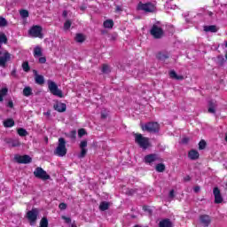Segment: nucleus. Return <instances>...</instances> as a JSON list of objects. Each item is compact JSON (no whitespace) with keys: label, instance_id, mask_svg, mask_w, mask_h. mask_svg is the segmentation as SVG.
I'll return each mask as SVG.
<instances>
[{"label":"nucleus","instance_id":"39448f33","mask_svg":"<svg viewBox=\"0 0 227 227\" xmlns=\"http://www.w3.org/2000/svg\"><path fill=\"white\" fill-rule=\"evenodd\" d=\"M137 10L139 12H145V13H153V12L157 10V7L152 2H147L145 4L139 2L137 6Z\"/></svg>","mask_w":227,"mask_h":227},{"label":"nucleus","instance_id":"423d86ee","mask_svg":"<svg viewBox=\"0 0 227 227\" xmlns=\"http://www.w3.org/2000/svg\"><path fill=\"white\" fill-rule=\"evenodd\" d=\"M48 90L51 95H54V97L63 98V91L59 90L58 84H56L53 81L48 80Z\"/></svg>","mask_w":227,"mask_h":227},{"label":"nucleus","instance_id":"58836bf2","mask_svg":"<svg viewBox=\"0 0 227 227\" xmlns=\"http://www.w3.org/2000/svg\"><path fill=\"white\" fill-rule=\"evenodd\" d=\"M72 26V21H70L69 20H67L65 23H64V29L68 30L69 27H71Z\"/></svg>","mask_w":227,"mask_h":227},{"label":"nucleus","instance_id":"e2e57ef3","mask_svg":"<svg viewBox=\"0 0 227 227\" xmlns=\"http://www.w3.org/2000/svg\"><path fill=\"white\" fill-rule=\"evenodd\" d=\"M146 208H147L146 206H144V207H143V210L146 211Z\"/></svg>","mask_w":227,"mask_h":227},{"label":"nucleus","instance_id":"864d4df0","mask_svg":"<svg viewBox=\"0 0 227 227\" xmlns=\"http://www.w3.org/2000/svg\"><path fill=\"white\" fill-rule=\"evenodd\" d=\"M86 5H82V6H80V10L82 11V12H85L86 11Z\"/></svg>","mask_w":227,"mask_h":227},{"label":"nucleus","instance_id":"ea45409f","mask_svg":"<svg viewBox=\"0 0 227 227\" xmlns=\"http://www.w3.org/2000/svg\"><path fill=\"white\" fill-rule=\"evenodd\" d=\"M0 93L4 96V97H6V95H8V88L4 87V88H2L0 90Z\"/></svg>","mask_w":227,"mask_h":227},{"label":"nucleus","instance_id":"bb28decb","mask_svg":"<svg viewBox=\"0 0 227 227\" xmlns=\"http://www.w3.org/2000/svg\"><path fill=\"white\" fill-rule=\"evenodd\" d=\"M99 210H101V212H106V210H109V202L102 201L99 205Z\"/></svg>","mask_w":227,"mask_h":227},{"label":"nucleus","instance_id":"9b49d317","mask_svg":"<svg viewBox=\"0 0 227 227\" xmlns=\"http://www.w3.org/2000/svg\"><path fill=\"white\" fill-rule=\"evenodd\" d=\"M38 214L39 212L37 208H32L27 213V219H28L31 226H33L35 223H36L38 219Z\"/></svg>","mask_w":227,"mask_h":227},{"label":"nucleus","instance_id":"2f4dec72","mask_svg":"<svg viewBox=\"0 0 227 227\" xmlns=\"http://www.w3.org/2000/svg\"><path fill=\"white\" fill-rule=\"evenodd\" d=\"M101 72L103 74H111V68L109 67V65L103 64Z\"/></svg>","mask_w":227,"mask_h":227},{"label":"nucleus","instance_id":"69168bd1","mask_svg":"<svg viewBox=\"0 0 227 227\" xmlns=\"http://www.w3.org/2000/svg\"><path fill=\"white\" fill-rule=\"evenodd\" d=\"M225 47H227V42H225Z\"/></svg>","mask_w":227,"mask_h":227},{"label":"nucleus","instance_id":"6e6d98bb","mask_svg":"<svg viewBox=\"0 0 227 227\" xmlns=\"http://www.w3.org/2000/svg\"><path fill=\"white\" fill-rule=\"evenodd\" d=\"M191 181V176H187L184 177V182H190Z\"/></svg>","mask_w":227,"mask_h":227},{"label":"nucleus","instance_id":"20e7f679","mask_svg":"<svg viewBox=\"0 0 227 227\" xmlns=\"http://www.w3.org/2000/svg\"><path fill=\"white\" fill-rule=\"evenodd\" d=\"M67 140L64 137L59 138V145L57 148L54 150V155L58 157H65L67 155Z\"/></svg>","mask_w":227,"mask_h":227},{"label":"nucleus","instance_id":"a19ab883","mask_svg":"<svg viewBox=\"0 0 227 227\" xmlns=\"http://www.w3.org/2000/svg\"><path fill=\"white\" fill-rule=\"evenodd\" d=\"M62 219H63V221H65V223H66L67 224H70V223H72V218H70V217H67V216L63 215V216H62Z\"/></svg>","mask_w":227,"mask_h":227},{"label":"nucleus","instance_id":"c85d7f7f","mask_svg":"<svg viewBox=\"0 0 227 227\" xmlns=\"http://www.w3.org/2000/svg\"><path fill=\"white\" fill-rule=\"evenodd\" d=\"M23 95L24 97H31V95H33V90L31 87H25L23 89Z\"/></svg>","mask_w":227,"mask_h":227},{"label":"nucleus","instance_id":"338daca9","mask_svg":"<svg viewBox=\"0 0 227 227\" xmlns=\"http://www.w3.org/2000/svg\"><path fill=\"white\" fill-rule=\"evenodd\" d=\"M209 15H212V12H209Z\"/></svg>","mask_w":227,"mask_h":227},{"label":"nucleus","instance_id":"e433bc0d","mask_svg":"<svg viewBox=\"0 0 227 227\" xmlns=\"http://www.w3.org/2000/svg\"><path fill=\"white\" fill-rule=\"evenodd\" d=\"M22 68L24 72H29L31 70V67H29V62L26 61L22 63Z\"/></svg>","mask_w":227,"mask_h":227},{"label":"nucleus","instance_id":"09e8293b","mask_svg":"<svg viewBox=\"0 0 227 227\" xmlns=\"http://www.w3.org/2000/svg\"><path fill=\"white\" fill-rule=\"evenodd\" d=\"M11 75L12 77H17V69H13L12 72H11Z\"/></svg>","mask_w":227,"mask_h":227},{"label":"nucleus","instance_id":"1a4fd4ad","mask_svg":"<svg viewBox=\"0 0 227 227\" xmlns=\"http://www.w3.org/2000/svg\"><path fill=\"white\" fill-rule=\"evenodd\" d=\"M43 28L41 26H33L29 30L28 34L32 38H43V34L42 33Z\"/></svg>","mask_w":227,"mask_h":227},{"label":"nucleus","instance_id":"9d476101","mask_svg":"<svg viewBox=\"0 0 227 227\" xmlns=\"http://www.w3.org/2000/svg\"><path fill=\"white\" fill-rule=\"evenodd\" d=\"M15 162H18V164H31L33 162V158L31 156L25 154V155H15L14 156Z\"/></svg>","mask_w":227,"mask_h":227},{"label":"nucleus","instance_id":"603ef678","mask_svg":"<svg viewBox=\"0 0 227 227\" xmlns=\"http://www.w3.org/2000/svg\"><path fill=\"white\" fill-rule=\"evenodd\" d=\"M200 186H195L194 188H193V191H194V192H200Z\"/></svg>","mask_w":227,"mask_h":227},{"label":"nucleus","instance_id":"4be33fe9","mask_svg":"<svg viewBox=\"0 0 227 227\" xmlns=\"http://www.w3.org/2000/svg\"><path fill=\"white\" fill-rule=\"evenodd\" d=\"M103 27L106 29H113L114 27V21L113 20H106L103 22Z\"/></svg>","mask_w":227,"mask_h":227},{"label":"nucleus","instance_id":"13d9d810","mask_svg":"<svg viewBox=\"0 0 227 227\" xmlns=\"http://www.w3.org/2000/svg\"><path fill=\"white\" fill-rule=\"evenodd\" d=\"M4 100V96L0 93V102H3Z\"/></svg>","mask_w":227,"mask_h":227},{"label":"nucleus","instance_id":"f03ea898","mask_svg":"<svg viewBox=\"0 0 227 227\" xmlns=\"http://www.w3.org/2000/svg\"><path fill=\"white\" fill-rule=\"evenodd\" d=\"M135 143L143 150H148L152 145L150 144V138L144 137L141 133H134Z\"/></svg>","mask_w":227,"mask_h":227},{"label":"nucleus","instance_id":"6ab92c4d","mask_svg":"<svg viewBox=\"0 0 227 227\" xmlns=\"http://www.w3.org/2000/svg\"><path fill=\"white\" fill-rule=\"evenodd\" d=\"M160 227H173V223H171V220L166 218L159 223Z\"/></svg>","mask_w":227,"mask_h":227},{"label":"nucleus","instance_id":"b1692460","mask_svg":"<svg viewBox=\"0 0 227 227\" xmlns=\"http://www.w3.org/2000/svg\"><path fill=\"white\" fill-rule=\"evenodd\" d=\"M43 56V52L42 51V47L35 46L34 48V58H40Z\"/></svg>","mask_w":227,"mask_h":227},{"label":"nucleus","instance_id":"ddd939ff","mask_svg":"<svg viewBox=\"0 0 227 227\" xmlns=\"http://www.w3.org/2000/svg\"><path fill=\"white\" fill-rule=\"evenodd\" d=\"M213 194L215 196V203L216 205L223 203V195H221V190H219V187H215L213 189Z\"/></svg>","mask_w":227,"mask_h":227},{"label":"nucleus","instance_id":"2eb2a0df","mask_svg":"<svg viewBox=\"0 0 227 227\" xmlns=\"http://www.w3.org/2000/svg\"><path fill=\"white\" fill-rule=\"evenodd\" d=\"M200 221L204 226H210V223H212V218H210V215H201L200 216Z\"/></svg>","mask_w":227,"mask_h":227},{"label":"nucleus","instance_id":"680f3d73","mask_svg":"<svg viewBox=\"0 0 227 227\" xmlns=\"http://www.w3.org/2000/svg\"><path fill=\"white\" fill-rule=\"evenodd\" d=\"M71 227H77L75 223H72Z\"/></svg>","mask_w":227,"mask_h":227},{"label":"nucleus","instance_id":"79ce46f5","mask_svg":"<svg viewBox=\"0 0 227 227\" xmlns=\"http://www.w3.org/2000/svg\"><path fill=\"white\" fill-rule=\"evenodd\" d=\"M38 61L41 65H45V63H47V58L40 57Z\"/></svg>","mask_w":227,"mask_h":227},{"label":"nucleus","instance_id":"c756f323","mask_svg":"<svg viewBox=\"0 0 227 227\" xmlns=\"http://www.w3.org/2000/svg\"><path fill=\"white\" fill-rule=\"evenodd\" d=\"M39 227H49V220L47 219V217L43 216L41 219Z\"/></svg>","mask_w":227,"mask_h":227},{"label":"nucleus","instance_id":"0e129e2a","mask_svg":"<svg viewBox=\"0 0 227 227\" xmlns=\"http://www.w3.org/2000/svg\"><path fill=\"white\" fill-rule=\"evenodd\" d=\"M225 141H226V143H227V134H226V136H225Z\"/></svg>","mask_w":227,"mask_h":227},{"label":"nucleus","instance_id":"de8ad7c7","mask_svg":"<svg viewBox=\"0 0 227 227\" xmlns=\"http://www.w3.org/2000/svg\"><path fill=\"white\" fill-rule=\"evenodd\" d=\"M7 107H10L11 109H13V101H12V100H10V101L7 103Z\"/></svg>","mask_w":227,"mask_h":227},{"label":"nucleus","instance_id":"49530a36","mask_svg":"<svg viewBox=\"0 0 227 227\" xmlns=\"http://www.w3.org/2000/svg\"><path fill=\"white\" fill-rule=\"evenodd\" d=\"M189 143V137H184L182 139V144L183 145H187Z\"/></svg>","mask_w":227,"mask_h":227},{"label":"nucleus","instance_id":"a878e982","mask_svg":"<svg viewBox=\"0 0 227 227\" xmlns=\"http://www.w3.org/2000/svg\"><path fill=\"white\" fill-rule=\"evenodd\" d=\"M155 169L157 173H164L166 171V165L164 163H158Z\"/></svg>","mask_w":227,"mask_h":227},{"label":"nucleus","instance_id":"774afa93","mask_svg":"<svg viewBox=\"0 0 227 227\" xmlns=\"http://www.w3.org/2000/svg\"><path fill=\"white\" fill-rule=\"evenodd\" d=\"M225 187H227V182H226V184H225Z\"/></svg>","mask_w":227,"mask_h":227},{"label":"nucleus","instance_id":"8fccbe9b","mask_svg":"<svg viewBox=\"0 0 227 227\" xmlns=\"http://www.w3.org/2000/svg\"><path fill=\"white\" fill-rule=\"evenodd\" d=\"M169 198H175V190L169 192Z\"/></svg>","mask_w":227,"mask_h":227},{"label":"nucleus","instance_id":"4d7b16f0","mask_svg":"<svg viewBox=\"0 0 227 227\" xmlns=\"http://www.w3.org/2000/svg\"><path fill=\"white\" fill-rule=\"evenodd\" d=\"M115 12H121V7L119 5L116 6Z\"/></svg>","mask_w":227,"mask_h":227},{"label":"nucleus","instance_id":"6e6552de","mask_svg":"<svg viewBox=\"0 0 227 227\" xmlns=\"http://www.w3.org/2000/svg\"><path fill=\"white\" fill-rule=\"evenodd\" d=\"M34 176L40 180H51V176L42 167H37L34 171Z\"/></svg>","mask_w":227,"mask_h":227},{"label":"nucleus","instance_id":"052dcab7","mask_svg":"<svg viewBox=\"0 0 227 227\" xmlns=\"http://www.w3.org/2000/svg\"><path fill=\"white\" fill-rule=\"evenodd\" d=\"M129 194L132 196V194H134V192H136V191H134V190H129Z\"/></svg>","mask_w":227,"mask_h":227},{"label":"nucleus","instance_id":"0eeeda50","mask_svg":"<svg viewBox=\"0 0 227 227\" xmlns=\"http://www.w3.org/2000/svg\"><path fill=\"white\" fill-rule=\"evenodd\" d=\"M150 35L155 40H160V38H162L164 36V29H162V27L154 24V25H153V27L150 30Z\"/></svg>","mask_w":227,"mask_h":227},{"label":"nucleus","instance_id":"f8f14e48","mask_svg":"<svg viewBox=\"0 0 227 227\" xmlns=\"http://www.w3.org/2000/svg\"><path fill=\"white\" fill-rule=\"evenodd\" d=\"M156 160H160V158L155 153L147 154L144 158V162L145 164H153V162H155Z\"/></svg>","mask_w":227,"mask_h":227},{"label":"nucleus","instance_id":"473e14b6","mask_svg":"<svg viewBox=\"0 0 227 227\" xmlns=\"http://www.w3.org/2000/svg\"><path fill=\"white\" fill-rule=\"evenodd\" d=\"M20 15L22 19H27V17H29V12L26 9H22L20 11Z\"/></svg>","mask_w":227,"mask_h":227},{"label":"nucleus","instance_id":"4468645a","mask_svg":"<svg viewBox=\"0 0 227 227\" xmlns=\"http://www.w3.org/2000/svg\"><path fill=\"white\" fill-rule=\"evenodd\" d=\"M53 109L58 113H65V111H67V104L57 102L53 105Z\"/></svg>","mask_w":227,"mask_h":227},{"label":"nucleus","instance_id":"5701e85b","mask_svg":"<svg viewBox=\"0 0 227 227\" xmlns=\"http://www.w3.org/2000/svg\"><path fill=\"white\" fill-rule=\"evenodd\" d=\"M204 31H206V33H217V27L215 25L205 26Z\"/></svg>","mask_w":227,"mask_h":227},{"label":"nucleus","instance_id":"c03bdc74","mask_svg":"<svg viewBox=\"0 0 227 227\" xmlns=\"http://www.w3.org/2000/svg\"><path fill=\"white\" fill-rule=\"evenodd\" d=\"M12 146H13L14 148L17 146H20V142L19 140H13L12 142Z\"/></svg>","mask_w":227,"mask_h":227},{"label":"nucleus","instance_id":"a211bd4d","mask_svg":"<svg viewBox=\"0 0 227 227\" xmlns=\"http://www.w3.org/2000/svg\"><path fill=\"white\" fill-rule=\"evenodd\" d=\"M157 59L160 61H166V59H169V54L166 52L160 51L156 55Z\"/></svg>","mask_w":227,"mask_h":227},{"label":"nucleus","instance_id":"a18cd8bd","mask_svg":"<svg viewBox=\"0 0 227 227\" xmlns=\"http://www.w3.org/2000/svg\"><path fill=\"white\" fill-rule=\"evenodd\" d=\"M59 208L60 210H67V204L65 202H62L59 205Z\"/></svg>","mask_w":227,"mask_h":227},{"label":"nucleus","instance_id":"f704fd0d","mask_svg":"<svg viewBox=\"0 0 227 227\" xmlns=\"http://www.w3.org/2000/svg\"><path fill=\"white\" fill-rule=\"evenodd\" d=\"M6 26H8V20L0 16V27H6Z\"/></svg>","mask_w":227,"mask_h":227},{"label":"nucleus","instance_id":"412c9836","mask_svg":"<svg viewBox=\"0 0 227 227\" xmlns=\"http://www.w3.org/2000/svg\"><path fill=\"white\" fill-rule=\"evenodd\" d=\"M35 84H39V86H43L45 84V78L42 74H36L35 77Z\"/></svg>","mask_w":227,"mask_h":227},{"label":"nucleus","instance_id":"7c9ffc66","mask_svg":"<svg viewBox=\"0 0 227 227\" xmlns=\"http://www.w3.org/2000/svg\"><path fill=\"white\" fill-rule=\"evenodd\" d=\"M17 133L20 137H26L27 136V130H26L24 128H20L17 129Z\"/></svg>","mask_w":227,"mask_h":227},{"label":"nucleus","instance_id":"3c124183","mask_svg":"<svg viewBox=\"0 0 227 227\" xmlns=\"http://www.w3.org/2000/svg\"><path fill=\"white\" fill-rule=\"evenodd\" d=\"M62 17H64L65 19H67V17H68V12L63 11V12H62Z\"/></svg>","mask_w":227,"mask_h":227},{"label":"nucleus","instance_id":"4c0bfd02","mask_svg":"<svg viewBox=\"0 0 227 227\" xmlns=\"http://www.w3.org/2000/svg\"><path fill=\"white\" fill-rule=\"evenodd\" d=\"M87 132L84 129H80L78 130V137H82V136H86Z\"/></svg>","mask_w":227,"mask_h":227},{"label":"nucleus","instance_id":"cd10ccee","mask_svg":"<svg viewBox=\"0 0 227 227\" xmlns=\"http://www.w3.org/2000/svg\"><path fill=\"white\" fill-rule=\"evenodd\" d=\"M86 40V37L82 34H76L74 37V41L77 42V43H82Z\"/></svg>","mask_w":227,"mask_h":227},{"label":"nucleus","instance_id":"7ed1b4c3","mask_svg":"<svg viewBox=\"0 0 227 227\" xmlns=\"http://www.w3.org/2000/svg\"><path fill=\"white\" fill-rule=\"evenodd\" d=\"M143 132H149V134H158L160 130V124L156 121H149L145 124H140Z\"/></svg>","mask_w":227,"mask_h":227},{"label":"nucleus","instance_id":"37998d69","mask_svg":"<svg viewBox=\"0 0 227 227\" xmlns=\"http://www.w3.org/2000/svg\"><path fill=\"white\" fill-rule=\"evenodd\" d=\"M86 146H88V141L87 140H82L80 143V148H86Z\"/></svg>","mask_w":227,"mask_h":227},{"label":"nucleus","instance_id":"5fc2aeb1","mask_svg":"<svg viewBox=\"0 0 227 227\" xmlns=\"http://www.w3.org/2000/svg\"><path fill=\"white\" fill-rule=\"evenodd\" d=\"M107 118V114H101V119L106 120Z\"/></svg>","mask_w":227,"mask_h":227},{"label":"nucleus","instance_id":"c9c22d12","mask_svg":"<svg viewBox=\"0 0 227 227\" xmlns=\"http://www.w3.org/2000/svg\"><path fill=\"white\" fill-rule=\"evenodd\" d=\"M207 148V141L201 139L199 143V150H205Z\"/></svg>","mask_w":227,"mask_h":227},{"label":"nucleus","instance_id":"72a5a7b5","mask_svg":"<svg viewBox=\"0 0 227 227\" xmlns=\"http://www.w3.org/2000/svg\"><path fill=\"white\" fill-rule=\"evenodd\" d=\"M88 153V149L86 148H81V153L78 155L79 159H84L86 157V154Z\"/></svg>","mask_w":227,"mask_h":227},{"label":"nucleus","instance_id":"f257e3e1","mask_svg":"<svg viewBox=\"0 0 227 227\" xmlns=\"http://www.w3.org/2000/svg\"><path fill=\"white\" fill-rule=\"evenodd\" d=\"M0 43H8V37H6V35L4 33H0ZM8 61H12V54L8 51H5L4 52L3 57H0V67H2V68H6V63H8Z\"/></svg>","mask_w":227,"mask_h":227},{"label":"nucleus","instance_id":"aec40b11","mask_svg":"<svg viewBox=\"0 0 227 227\" xmlns=\"http://www.w3.org/2000/svg\"><path fill=\"white\" fill-rule=\"evenodd\" d=\"M170 79H176V81H184V75H178L175 70L169 72Z\"/></svg>","mask_w":227,"mask_h":227},{"label":"nucleus","instance_id":"dca6fc26","mask_svg":"<svg viewBox=\"0 0 227 227\" xmlns=\"http://www.w3.org/2000/svg\"><path fill=\"white\" fill-rule=\"evenodd\" d=\"M188 157L191 160H198V159H200V153L192 149L188 153Z\"/></svg>","mask_w":227,"mask_h":227},{"label":"nucleus","instance_id":"f3484780","mask_svg":"<svg viewBox=\"0 0 227 227\" xmlns=\"http://www.w3.org/2000/svg\"><path fill=\"white\" fill-rule=\"evenodd\" d=\"M215 107H217V104H215V101L210 100L208 102L207 113H210L211 114H215Z\"/></svg>","mask_w":227,"mask_h":227},{"label":"nucleus","instance_id":"bf43d9fd","mask_svg":"<svg viewBox=\"0 0 227 227\" xmlns=\"http://www.w3.org/2000/svg\"><path fill=\"white\" fill-rule=\"evenodd\" d=\"M33 74H35V77L36 75H38V71H36L35 69H34V70H33Z\"/></svg>","mask_w":227,"mask_h":227},{"label":"nucleus","instance_id":"393cba45","mask_svg":"<svg viewBox=\"0 0 227 227\" xmlns=\"http://www.w3.org/2000/svg\"><path fill=\"white\" fill-rule=\"evenodd\" d=\"M15 125V121L13 119H7L4 121V127L5 129H10Z\"/></svg>","mask_w":227,"mask_h":227}]
</instances>
